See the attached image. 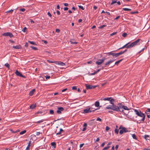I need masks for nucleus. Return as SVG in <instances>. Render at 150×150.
<instances>
[{
	"instance_id": "obj_1",
	"label": "nucleus",
	"mask_w": 150,
	"mask_h": 150,
	"mask_svg": "<svg viewBox=\"0 0 150 150\" xmlns=\"http://www.w3.org/2000/svg\"><path fill=\"white\" fill-rule=\"evenodd\" d=\"M106 108L107 109H110L115 111L122 112L125 114V113L123 112L124 110H129V109L126 106L124 105L121 103H118L117 105H109L107 106Z\"/></svg>"
},
{
	"instance_id": "obj_2",
	"label": "nucleus",
	"mask_w": 150,
	"mask_h": 150,
	"mask_svg": "<svg viewBox=\"0 0 150 150\" xmlns=\"http://www.w3.org/2000/svg\"><path fill=\"white\" fill-rule=\"evenodd\" d=\"M134 111L136 113V115H137L138 116L142 117V119L141 120H135L133 118V117H132L129 115H128L127 116V117L128 118L130 119L131 120H133V121L134 122H137L138 123L140 124L142 122V121L143 122H144L145 118V114L144 113H142L141 112V110H137L134 109Z\"/></svg>"
},
{
	"instance_id": "obj_3",
	"label": "nucleus",
	"mask_w": 150,
	"mask_h": 150,
	"mask_svg": "<svg viewBox=\"0 0 150 150\" xmlns=\"http://www.w3.org/2000/svg\"><path fill=\"white\" fill-rule=\"evenodd\" d=\"M140 39H138L134 41L131 43L130 44L127 45L126 47L127 49H128L132 47L135 46L139 45L140 44L139 41Z\"/></svg>"
},
{
	"instance_id": "obj_4",
	"label": "nucleus",
	"mask_w": 150,
	"mask_h": 150,
	"mask_svg": "<svg viewBox=\"0 0 150 150\" xmlns=\"http://www.w3.org/2000/svg\"><path fill=\"white\" fill-rule=\"evenodd\" d=\"M93 109V107H90L89 106L88 107L84 109L83 113L84 114L87 113L91 112H94L96 110H97L98 109H96L93 110H91Z\"/></svg>"
},
{
	"instance_id": "obj_5",
	"label": "nucleus",
	"mask_w": 150,
	"mask_h": 150,
	"mask_svg": "<svg viewBox=\"0 0 150 150\" xmlns=\"http://www.w3.org/2000/svg\"><path fill=\"white\" fill-rule=\"evenodd\" d=\"M2 35L4 36H9L10 38H12L13 37V35L11 32L4 33L2 34Z\"/></svg>"
},
{
	"instance_id": "obj_6",
	"label": "nucleus",
	"mask_w": 150,
	"mask_h": 150,
	"mask_svg": "<svg viewBox=\"0 0 150 150\" xmlns=\"http://www.w3.org/2000/svg\"><path fill=\"white\" fill-rule=\"evenodd\" d=\"M129 132V131L127 128L125 127H123L122 128V129L120 130L119 133L120 134H122L124 132Z\"/></svg>"
},
{
	"instance_id": "obj_7",
	"label": "nucleus",
	"mask_w": 150,
	"mask_h": 150,
	"mask_svg": "<svg viewBox=\"0 0 150 150\" xmlns=\"http://www.w3.org/2000/svg\"><path fill=\"white\" fill-rule=\"evenodd\" d=\"M15 74L16 75L18 76H19L22 77H23L24 78H26V77L24 75H23L22 74L19 72L18 70H16L15 72Z\"/></svg>"
},
{
	"instance_id": "obj_8",
	"label": "nucleus",
	"mask_w": 150,
	"mask_h": 150,
	"mask_svg": "<svg viewBox=\"0 0 150 150\" xmlns=\"http://www.w3.org/2000/svg\"><path fill=\"white\" fill-rule=\"evenodd\" d=\"M85 86L87 89H94L97 86H93L91 85H88L87 84H85Z\"/></svg>"
},
{
	"instance_id": "obj_9",
	"label": "nucleus",
	"mask_w": 150,
	"mask_h": 150,
	"mask_svg": "<svg viewBox=\"0 0 150 150\" xmlns=\"http://www.w3.org/2000/svg\"><path fill=\"white\" fill-rule=\"evenodd\" d=\"M64 108L62 107H59L57 108V113L59 114H60L62 113V111H63Z\"/></svg>"
},
{
	"instance_id": "obj_10",
	"label": "nucleus",
	"mask_w": 150,
	"mask_h": 150,
	"mask_svg": "<svg viewBox=\"0 0 150 150\" xmlns=\"http://www.w3.org/2000/svg\"><path fill=\"white\" fill-rule=\"evenodd\" d=\"M106 54H108L109 55H112L113 57H115V53L113 52H110L106 53Z\"/></svg>"
},
{
	"instance_id": "obj_11",
	"label": "nucleus",
	"mask_w": 150,
	"mask_h": 150,
	"mask_svg": "<svg viewBox=\"0 0 150 150\" xmlns=\"http://www.w3.org/2000/svg\"><path fill=\"white\" fill-rule=\"evenodd\" d=\"M35 89H33L31 90L29 93V95L30 96H32L34 94V92L35 91Z\"/></svg>"
},
{
	"instance_id": "obj_12",
	"label": "nucleus",
	"mask_w": 150,
	"mask_h": 150,
	"mask_svg": "<svg viewBox=\"0 0 150 150\" xmlns=\"http://www.w3.org/2000/svg\"><path fill=\"white\" fill-rule=\"evenodd\" d=\"M103 62L101 59H99L98 60V61L96 62V64L97 65H100Z\"/></svg>"
},
{
	"instance_id": "obj_13",
	"label": "nucleus",
	"mask_w": 150,
	"mask_h": 150,
	"mask_svg": "<svg viewBox=\"0 0 150 150\" xmlns=\"http://www.w3.org/2000/svg\"><path fill=\"white\" fill-rule=\"evenodd\" d=\"M115 101V100L113 98H111L110 99V103L112 104V105H115L114 103Z\"/></svg>"
},
{
	"instance_id": "obj_14",
	"label": "nucleus",
	"mask_w": 150,
	"mask_h": 150,
	"mask_svg": "<svg viewBox=\"0 0 150 150\" xmlns=\"http://www.w3.org/2000/svg\"><path fill=\"white\" fill-rule=\"evenodd\" d=\"M13 48L16 49H19L21 48V46L20 45H16V46H13Z\"/></svg>"
},
{
	"instance_id": "obj_15",
	"label": "nucleus",
	"mask_w": 150,
	"mask_h": 150,
	"mask_svg": "<svg viewBox=\"0 0 150 150\" xmlns=\"http://www.w3.org/2000/svg\"><path fill=\"white\" fill-rule=\"evenodd\" d=\"M114 60H110V61H108L107 62H106V63L105 64V66L108 65V64H109L111 63H112V62H114Z\"/></svg>"
},
{
	"instance_id": "obj_16",
	"label": "nucleus",
	"mask_w": 150,
	"mask_h": 150,
	"mask_svg": "<svg viewBox=\"0 0 150 150\" xmlns=\"http://www.w3.org/2000/svg\"><path fill=\"white\" fill-rule=\"evenodd\" d=\"M36 106V104H34L30 105V109H33L35 108Z\"/></svg>"
},
{
	"instance_id": "obj_17",
	"label": "nucleus",
	"mask_w": 150,
	"mask_h": 150,
	"mask_svg": "<svg viewBox=\"0 0 150 150\" xmlns=\"http://www.w3.org/2000/svg\"><path fill=\"white\" fill-rule=\"evenodd\" d=\"M31 144V142L30 141H29L28 145L26 147V150H28L29 149V147L30 146V144Z\"/></svg>"
},
{
	"instance_id": "obj_18",
	"label": "nucleus",
	"mask_w": 150,
	"mask_h": 150,
	"mask_svg": "<svg viewBox=\"0 0 150 150\" xmlns=\"http://www.w3.org/2000/svg\"><path fill=\"white\" fill-rule=\"evenodd\" d=\"M123 59H120V60H119L117 62H116L115 63V64L113 65V66L112 67H113L114 66H115V65H117L120 62H121L122 61Z\"/></svg>"
},
{
	"instance_id": "obj_19",
	"label": "nucleus",
	"mask_w": 150,
	"mask_h": 150,
	"mask_svg": "<svg viewBox=\"0 0 150 150\" xmlns=\"http://www.w3.org/2000/svg\"><path fill=\"white\" fill-rule=\"evenodd\" d=\"M58 64L61 66H64L65 65V63L60 61L58 62Z\"/></svg>"
},
{
	"instance_id": "obj_20",
	"label": "nucleus",
	"mask_w": 150,
	"mask_h": 150,
	"mask_svg": "<svg viewBox=\"0 0 150 150\" xmlns=\"http://www.w3.org/2000/svg\"><path fill=\"white\" fill-rule=\"evenodd\" d=\"M51 145L52 146V148H55L56 147V143L55 142H52L51 143Z\"/></svg>"
},
{
	"instance_id": "obj_21",
	"label": "nucleus",
	"mask_w": 150,
	"mask_h": 150,
	"mask_svg": "<svg viewBox=\"0 0 150 150\" xmlns=\"http://www.w3.org/2000/svg\"><path fill=\"white\" fill-rule=\"evenodd\" d=\"M129 42L128 43H127L125 45H124L123 47H120V48H119L118 49V50H120L121 49H123L124 48H125V47H127V46L128 45H129Z\"/></svg>"
},
{
	"instance_id": "obj_22",
	"label": "nucleus",
	"mask_w": 150,
	"mask_h": 150,
	"mask_svg": "<svg viewBox=\"0 0 150 150\" xmlns=\"http://www.w3.org/2000/svg\"><path fill=\"white\" fill-rule=\"evenodd\" d=\"M95 105L96 107H98L99 106L100 103L98 101H97L95 103Z\"/></svg>"
},
{
	"instance_id": "obj_23",
	"label": "nucleus",
	"mask_w": 150,
	"mask_h": 150,
	"mask_svg": "<svg viewBox=\"0 0 150 150\" xmlns=\"http://www.w3.org/2000/svg\"><path fill=\"white\" fill-rule=\"evenodd\" d=\"M94 119H93L91 120L89 122L88 124L89 125H92L93 124V121L94 120Z\"/></svg>"
},
{
	"instance_id": "obj_24",
	"label": "nucleus",
	"mask_w": 150,
	"mask_h": 150,
	"mask_svg": "<svg viewBox=\"0 0 150 150\" xmlns=\"http://www.w3.org/2000/svg\"><path fill=\"white\" fill-rule=\"evenodd\" d=\"M28 42L29 43H30L31 44H32V45H37V44H36V43L35 42H33V41H28Z\"/></svg>"
},
{
	"instance_id": "obj_25",
	"label": "nucleus",
	"mask_w": 150,
	"mask_h": 150,
	"mask_svg": "<svg viewBox=\"0 0 150 150\" xmlns=\"http://www.w3.org/2000/svg\"><path fill=\"white\" fill-rule=\"evenodd\" d=\"M149 135H145L144 136H143V138L144 139L146 140H147V137H149Z\"/></svg>"
},
{
	"instance_id": "obj_26",
	"label": "nucleus",
	"mask_w": 150,
	"mask_h": 150,
	"mask_svg": "<svg viewBox=\"0 0 150 150\" xmlns=\"http://www.w3.org/2000/svg\"><path fill=\"white\" fill-rule=\"evenodd\" d=\"M132 137L133 138L135 139H137L136 136L135 134H132Z\"/></svg>"
},
{
	"instance_id": "obj_27",
	"label": "nucleus",
	"mask_w": 150,
	"mask_h": 150,
	"mask_svg": "<svg viewBox=\"0 0 150 150\" xmlns=\"http://www.w3.org/2000/svg\"><path fill=\"white\" fill-rule=\"evenodd\" d=\"M4 65L8 68V69H10V65L8 63L5 64Z\"/></svg>"
},
{
	"instance_id": "obj_28",
	"label": "nucleus",
	"mask_w": 150,
	"mask_h": 150,
	"mask_svg": "<svg viewBox=\"0 0 150 150\" xmlns=\"http://www.w3.org/2000/svg\"><path fill=\"white\" fill-rule=\"evenodd\" d=\"M117 0H112V2L110 4L111 5H112L113 4L117 3Z\"/></svg>"
},
{
	"instance_id": "obj_29",
	"label": "nucleus",
	"mask_w": 150,
	"mask_h": 150,
	"mask_svg": "<svg viewBox=\"0 0 150 150\" xmlns=\"http://www.w3.org/2000/svg\"><path fill=\"white\" fill-rule=\"evenodd\" d=\"M123 10L125 11H130L131 10V9L127 8H123Z\"/></svg>"
},
{
	"instance_id": "obj_30",
	"label": "nucleus",
	"mask_w": 150,
	"mask_h": 150,
	"mask_svg": "<svg viewBox=\"0 0 150 150\" xmlns=\"http://www.w3.org/2000/svg\"><path fill=\"white\" fill-rule=\"evenodd\" d=\"M150 112V108H148L145 111V113L146 114H149V112Z\"/></svg>"
},
{
	"instance_id": "obj_31",
	"label": "nucleus",
	"mask_w": 150,
	"mask_h": 150,
	"mask_svg": "<svg viewBox=\"0 0 150 150\" xmlns=\"http://www.w3.org/2000/svg\"><path fill=\"white\" fill-rule=\"evenodd\" d=\"M43 121H44V120H40L38 121L35 122H34V123H36L39 124V123L42 122Z\"/></svg>"
},
{
	"instance_id": "obj_32",
	"label": "nucleus",
	"mask_w": 150,
	"mask_h": 150,
	"mask_svg": "<svg viewBox=\"0 0 150 150\" xmlns=\"http://www.w3.org/2000/svg\"><path fill=\"white\" fill-rule=\"evenodd\" d=\"M106 25H102L99 27V29H102L104 27H106Z\"/></svg>"
},
{
	"instance_id": "obj_33",
	"label": "nucleus",
	"mask_w": 150,
	"mask_h": 150,
	"mask_svg": "<svg viewBox=\"0 0 150 150\" xmlns=\"http://www.w3.org/2000/svg\"><path fill=\"white\" fill-rule=\"evenodd\" d=\"M26 132V130H23L20 133V135H22L24 134H25V133Z\"/></svg>"
},
{
	"instance_id": "obj_34",
	"label": "nucleus",
	"mask_w": 150,
	"mask_h": 150,
	"mask_svg": "<svg viewBox=\"0 0 150 150\" xmlns=\"http://www.w3.org/2000/svg\"><path fill=\"white\" fill-rule=\"evenodd\" d=\"M112 97H108L107 98H104L103 100L110 101V99Z\"/></svg>"
},
{
	"instance_id": "obj_35",
	"label": "nucleus",
	"mask_w": 150,
	"mask_h": 150,
	"mask_svg": "<svg viewBox=\"0 0 150 150\" xmlns=\"http://www.w3.org/2000/svg\"><path fill=\"white\" fill-rule=\"evenodd\" d=\"M30 47L33 50H38V49L36 47L33 46H30Z\"/></svg>"
},
{
	"instance_id": "obj_36",
	"label": "nucleus",
	"mask_w": 150,
	"mask_h": 150,
	"mask_svg": "<svg viewBox=\"0 0 150 150\" xmlns=\"http://www.w3.org/2000/svg\"><path fill=\"white\" fill-rule=\"evenodd\" d=\"M42 112L41 111H38L36 112L35 113V114H41V115H39V116H41L42 115Z\"/></svg>"
},
{
	"instance_id": "obj_37",
	"label": "nucleus",
	"mask_w": 150,
	"mask_h": 150,
	"mask_svg": "<svg viewBox=\"0 0 150 150\" xmlns=\"http://www.w3.org/2000/svg\"><path fill=\"white\" fill-rule=\"evenodd\" d=\"M119 129L116 128L115 129V134H117L119 133Z\"/></svg>"
},
{
	"instance_id": "obj_38",
	"label": "nucleus",
	"mask_w": 150,
	"mask_h": 150,
	"mask_svg": "<svg viewBox=\"0 0 150 150\" xmlns=\"http://www.w3.org/2000/svg\"><path fill=\"white\" fill-rule=\"evenodd\" d=\"M70 42H71V43L74 44L75 45L77 44L78 43L77 42H74V41H73V40H71L70 41Z\"/></svg>"
},
{
	"instance_id": "obj_39",
	"label": "nucleus",
	"mask_w": 150,
	"mask_h": 150,
	"mask_svg": "<svg viewBox=\"0 0 150 150\" xmlns=\"http://www.w3.org/2000/svg\"><path fill=\"white\" fill-rule=\"evenodd\" d=\"M50 114L51 115H53L54 114V112L53 110H50Z\"/></svg>"
},
{
	"instance_id": "obj_40",
	"label": "nucleus",
	"mask_w": 150,
	"mask_h": 150,
	"mask_svg": "<svg viewBox=\"0 0 150 150\" xmlns=\"http://www.w3.org/2000/svg\"><path fill=\"white\" fill-rule=\"evenodd\" d=\"M13 11V10L11 9L8 11H7L6 12V13H12Z\"/></svg>"
},
{
	"instance_id": "obj_41",
	"label": "nucleus",
	"mask_w": 150,
	"mask_h": 150,
	"mask_svg": "<svg viewBox=\"0 0 150 150\" xmlns=\"http://www.w3.org/2000/svg\"><path fill=\"white\" fill-rule=\"evenodd\" d=\"M110 147V146H108L106 147H105L102 150H106V149H108Z\"/></svg>"
},
{
	"instance_id": "obj_42",
	"label": "nucleus",
	"mask_w": 150,
	"mask_h": 150,
	"mask_svg": "<svg viewBox=\"0 0 150 150\" xmlns=\"http://www.w3.org/2000/svg\"><path fill=\"white\" fill-rule=\"evenodd\" d=\"M78 7L79 8H81L82 10H84V8H83V7L81 5H79Z\"/></svg>"
},
{
	"instance_id": "obj_43",
	"label": "nucleus",
	"mask_w": 150,
	"mask_h": 150,
	"mask_svg": "<svg viewBox=\"0 0 150 150\" xmlns=\"http://www.w3.org/2000/svg\"><path fill=\"white\" fill-rule=\"evenodd\" d=\"M117 32H113V33H111L110 34V36H112L114 35H116L117 34Z\"/></svg>"
},
{
	"instance_id": "obj_44",
	"label": "nucleus",
	"mask_w": 150,
	"mask_h": 150,
	"mask_svg": "<svg viewBox=\"0 0 150 150\" xmlns=\"http://www.w3.org/2000/svg\"><path fill=\"white\" fill-rule=\"evenodd\" d=\"M127 33H124L122 34V36L124 37H126L127 35Z\"/></svg>"
},
{
	"instance_id": "obj_45",
	"label": "nucleus",
	"mask_w": 150,
	"mask_h": 150,
	"mask_svg": "<svg viewBox=\"0 0 150 150\" xmlns=\"http://www.w3.org/2000/svg\"><path fill=\"white\" fill-rule=\"evenodd\" d=\"M120 55V54L119 52L117 53H115V57H117Z\"/></svg>"
},
{
	"instance_id": "obj_46",
	"label": "nucleus",
	"mask_w": 150,
	"mask_h": 150,
	"mask_svg": "<svg viewBox=\"0 0 150 150\" xmlns=\"http://www.w3.org/2000/svg\"><path fill=\"white\" fill-rule=\"evenodd\" d=\"M27 29V28L26 27H25L24 28L22 29V31L24 32H25V30Z\"/></svg>"
},
{
	"instance_id": "obj_47",
	"label": "nucleus",
	"mask_w": 150,
	"mask_h": 150,
	"mask_svg": "<svg viewBox=\"0 0 150 150\" xmlns=\"http://www.w3.org/2000/svg\"><path fill=\"white\" fill-rule=\"evenodd\" d=\"M138 13V11H136L135 12H131V14H135L136 13Z\"/></svg>"
},
{
	"instance_id": "obj_48",
	"label": "nucleus",
	"mask_w": 150,
	"mask_h": 150,
	"mask_svg": "<svg viewBox=\"0 0 150 150\" xmlns=\"http://www.w3.org/2000/svg\"><path fill=\"white\" fill-rule=\"evenodd\" d=\"M96 120L97 121H99L101 122V121H102V119L99 117H98L97 119Z\"/></svg>"
},
{
	"instance_id": "obj_49",
	"label": "nucleus",
	"mask_w": 150,
	"mask_h": 150,
	"mask_svg": "<svg viewBox=\"0 0 150 150\" xmlns=\"http://www.w3.org/2000/svg\"><path fill=\"white\" fill-rule=\"evenodd\" d=\"M105 144V142H103L101 145V147H103L104 146Z\"/></svg>"
},
{
	"instance_id": "obj_50",
	"label": "nucleus",
	"mask_w": 150,
	"mask_h": 150,
	"mask_svg": "<svg viewBox=\"0 0 150 150\" xmlns=\"http://www.w3.org/2000/svg\"><path fill=\"white\" fill-rule=\"evenodd\" d=\"M47 14L48 16H49L50 17H51L52 16V15L50 13V12H47Z\"/></svg>"
},
{
	"instance_id": "obj_51",
	"label": "nucleus",
	"mask_w": 150,
	"mask_h": 150,
	"mask_svg": "<svg viewBox=\"0 0 150 150\" xmlns=\"http://www.w3.org/2000/svg\"><path fill=\"white\" fill-rule=\"evenodd\" d=\"M20 10L21 11L24 12L25 10V9L24 8H23L20 9Z\"/></svg>"
},
{
	"instance_id": "obj_52",
	"label": "nucleus",
	"mask_w": 150,
	"mask_h": 150,
	"mask_svg": "<svg viewBox=\"0 0 150 150\" xmlns=\"http://www.w3.org/2000/svg\"><path fill=\"white\" fill-rule=\"evenodd\" d=\"M110 129V128L108 126H106L105 128V130L107 131L108 130Z\"/></svg>"
},
{
	"instance_id": "obj_53",
	"label": "nucleus",
	"mask_w": 150,
	"mask_h": 150,
	"mask_svg": "<svg viewBox=\"0 0 150 150\" xmlns=\"http://www.w3.org/2000/svg\"><path fill=\"white\" fill-rule=\"evenodd\" d=\"M60 31V30L59 29H56V30H55L56 32H57L58 33H59Z\"/></svg>"
},
{
	"instance_id": "obj_54",
	"label": "nucleus",
	"mask_w": 150,
	"mask_h": 150,
	"mask_svg": "<svg viewBox=\"0 0 150 150\" xmlns=\"http://www.w3.org/2000/svg\"><path fill=\"white\" fill-rule=\"evenodd\" d=\"M72 89L73 90H76L77 89V88L76 86H73L72 87Z\"/></svg>"
},
{
	"instance_id": "obj_55",
	"label": "nucleus",
	"mask_w": 150,
	"mask_h": 150,
	"mask_svg": "<svg viewBox=\"0 0 150 150\" xmlns=\"http://www.w3.org/2000/svg\"><path fill=\"white\" fill-rule=\"evenodd\" d=\"M117 4L118 5H120L121 4V2L119 1H117Z\"/></svg>"
},
{
	"instance_id": "obj_56",
	"label": "nucleus",
	"mask_w": 150,
	"mask_h": 150,
	"mask_svg": "<svg viewBox=\"0 0 150 150\" xmlns=\"http://www.w3.org/2000/svg\"><path fill=\"white\" fill-rule=\"evenodd\" d=\"M96 74V72H95V71L93 73H90V74L91 75H95Z\"/></svg>"
},
{
	"instance_id": "obj_57",
	"label": "nucleus",
	"mask_w": 150,
	"mask_h": 150,
	"mask_svg": "<svg viewBox=\"0 0 150 150\" xmlns=\"http://www.w3.org/2000/svg\"><path fill=\"white\" fill-rule=\"evenodd\" d=\"M40 132H36V135L37 136H38V135H40Z\"/></svg>"
},
{
	"instance_id": "obj_58",
	"label": "nucleus",
	"mask_w": 150,
	"mask_h": 150,
	"mask_svg": "<svg viewBox=\"0 0 150 150\" xmlns=\"http://www.w3.org/2000/svg\"><path fill=\"white\" fill-rule=\"evenodd\" d=\"M47 61L48 62L50 63H54V62H53L50 61V60H47Z\"/></svg>"
},
{
	"instance_id": "obj_59",
	"label": "nucleus",
	"mask_w": 150,
	"mask_h": 150,
	"mask_svg": "<svg viewBox=\"0 0 150 150\" xmlns=\"http://www.w3.org/2000/svg\"><path fill=\"white\" fill-rule=\"evenodd\" d=\"M45 77L46 79H49L50 78V76H45Z\"/></svg>"
},
{
	"instance_id": "obj_60",
	"label": "nucleus",
	"mask_w": 150,
	"mask_h": 150,
	"mask_svg": "<svg viewBox=\"0 0 150 150\" xmlns=\"http://www.w3.org/2000/svg\"><path fill=\"white\" fill-rule=\"evenodd\" d=\"M64 6H68L69 5L67 3H64Z\"/></svg>"
},
{
	"instance_id": "obj_61",
	"label": "nucleus",
	"mask_w": 150,
	"mask_h": 150,
	"mask_svg": "<svg viewBox=\"0 0 150 150\" xmlns=\"http://www.w3.org/2000/svg\"><path fill=\"white\" fill-rule=\"evenodd\" d=\"M120 17V16H117L114 19V20H117Z\"/></svg>"
},
{
	"instance_id": "obj_62",
	"label": "nucleus",
	"mask_w": 150,
	"mask_h": 150,
	"mask_svg": "<svg viewBox=\"0 0 150 150\" xmlns=\"http://www.w3.org/2000/svg\"><path fill=\"white\" fill-rule=\"evenodd\" d=\"M119 54H120V55L124 53L123 51H121L119 52Z\"/></svg>"
},
{
	"instance_id": "obj_63",
	"label": "nucleus",
	"mask_w": 150,
	"mask_h": 150,
	"mask_svg": "<svg viewBox=\"0 0 150 150\" xmlns=\"http://www.w3.org/2000/svg\"><path fill=\"white\" fill-rule=\"evenodd\" d=\"M28 44L26 42L25 43V46L26 47H28Z\"/></svg>"
},
{
	"instance_id": "obj_64",
	"label": "nucleus",
	"mask_w": 150,
	"mask_h": 150,
	"mask_svg": "<svg viewBox=\"0 0 150 150\" xmlns=\"http://www.w3.org/2000/svg\"><path fill=\"white\" fill-rule=\"evenodd\" d=\"M84 145V144H83V143L80 144V148H81L83 146V145Z\"/></svg>"
}]
</instances>
